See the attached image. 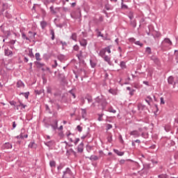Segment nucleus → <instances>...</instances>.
I'll list each match as a JSON object with an SVG mask.
<instances>
[{
  "instance_id": "nucleus-1",
  "label": "nucleus",
  "mask_w": 178,
  "mask_h": 178,
  "mask_svg": "<svg viewBox=\"0 0 178 178\" xmlns=\"http://www.w3.org/2000/svg\"><path fill=\"white\" fill-rule=\"evenodd\" d=\"M111 48H112V46H108L104 49H102L99 53V56L103 58L105 62H108V64L111 63V57H109V56H106L105 54H106V52H108V54H111Z\"/></svg>"
},
{
  "instance_id": "nucleus-30",
  "label": "nucleus",
  "mask_w": 178,
  "mask_h": 178,
  "mask_svg": "<svg viewBox=\"0 0 178 178\" xmlns=\"http://www.w3.org/2000/svg\"><path fill=\"white\" fill-rule=\"evenodd\" d=\"M40 26H41L42 29H45V21H42L40 22Z\"/></svg>"
},
{
  "instance_id": "nucleus-42",
  "label": "nucleus",
  "mask_w": 178,
  "mask_h": 178,
  "mask_svg": "<svg viewBox=\"0 0 178 178\" xmlns=\"http://www.w3.org/2000/svg\"><path fill=\"white\" fill-rule=\"evenodd\" d=\"M160 101H161V105H165V100H164L163 97H161Z\"/></svg>"
},
{
  "instance_id": "nucleus-26",
  "label": "nucleus",
  "mask_w": 178,
  "mask_h": 178,
  "mask_svg": "<svg viewBox=\"0 0 178 178\" xmlns=\"http://www.w3.org/2000/svg\"><path fill=\"white\" fill-rule=\"evenodd\" d=\"M130 24L131 26H132V27H136V26H137V22H136V19L131 21Z\"/></svg>"
},
{
  "instance_id": "nucleus-14",
  "label": "nucleus",
  "mask_w": 178,
  "mask_h": 178,
  "mask_svg": "<svg viewBox=\"0 0 178 178\" xmlns=\"http://www.w3.org/2000/svg\"><path fill=\"white\" fill-rule=\"evenodd\" d=\"M3 148H5L6 149H11L12 148V145L9 143H6L3 145Z\"/></svg>"
},
{
  "instance_id": "nucleus-40",
  "label": "nucleus",
  "mask_w": 178,
  "mask_h": 178,
  "mask_svg": "<svg viewBox=\"0 0 178 178\" xmlns=\"http://www.w3.org/2000/svg\"><path fill=\"white\" fill-rule=\"evenodd\" d=\"M15 138H17V139L21 138L22 140H23L24 139L23 134H20L19 136H16Z\"/></svg>"
},
{
  "instance_id": "nucleus-27",
  "label": "nucleus",
  "mask_w": 178,
  "mask_h": 178,
  "mask_svg": "<svg viewBox=\"0 0 178 178\" xmlns=\"http://www.w3.org/2000/svg\"><path fill=\"white\" fill-rule=\"evenodd\" d=\"M49 165L51 168H55L56 166V163L54 161H50Z\"/></svg>"
},
{
  "instance_id": "nucleus-33",
  "label": "nucleus",
  "mask_w": 178,
  "mask_h": 178,
  "mask_svg": "<svg viewBox=\"0 0 178 178\" xmlns=\"http://www.w3.org/2000/svg\"><path fill=\"white\" fill-rule=\"evenodd\" d=\"M146 52L148 55H151V48L150 47H147L146 48Z\"/></svg>"
},
{
  "instance_id": "nucleus-61",
  "label": "nucleus",
  "mask_w": 178,
  "mask_h": 178,
  "mask_svg": "<svg viewBox=\"0 0 178 178\" xmlns=\"http://www.w3.org/2000/svg\"><path fill=\"white\" fill-rule=\"evenodd\" d=\"M17 144H19V145L22 144V141L21 140H17Z\"/></svg>"
},
{
  "instance_id": "nucleus-24",
  "label": "nucleus",
  "mask_w": 178,
  "mask_h": 178,
  "mask_svg": "<svg viewBox=\"0 0 178 178\" xmlns=\"http://www.w3.org/2000/svg\"><path fill=\"white\" fill-rule=\"evenodd\" d=\"M72 40H73L74 41H77V34L76 33H72V36H71Z\"/></svg>"
},
{
  "instance_id": "nucleus-41",
  "label": "nucleus",
  "mask_w": 178,
  "mask_h": 178,
  "mask_svg": "<svg viewBox=\"0 0 178 178\" xmlns=\"http://www.w3.org/2000/svg\"><path fill=\"white\" fill-rule=\"evenodd\" d=\"M120 66H121V67H126V63H124V61H122L121 63H120Z\"/></svg>"
},
{
  "instance_id": "nucleus-18",
  "label": "nucleus",
  "mask_w": 178,
  "mask_h": 178,
  "mask_svg": "<svg viewBox=\"0 0 178 178\" xmlns=\"http://www.w3.org/2000/svg\"><path fill=\"white\" fill-rule=\"evenodd\" d=\"M114 152H115V154H117V155H119V156H123V155H124V152H120L118 149H114Z\"/></svg>"
},
{
  "instance_id": "nucleus-29",
  "label": "nucleus",
  "mask_w": 178,
  "mask_h": 178,
  "mask_svg": "<svg viewBox=\"0 0 178 178\" xmlns=\"http://www.w3.org/2000/svg\"><path fill=\"white\" fill-rule=\"evenodd\" d=\"M35 56L36 60H41V58H40V53H36L35 54Z\"/></svg>"
},
{
  "instance_id": "nucleus-52",
  "label": "nucleus",
  "mask_w": 178,
  "mask_h": 178,
  "mask_svg": "<svg viewBox=\"0 0 178 178\" xmlns=\"http://www.w3.org/2000/svg\"><path fill=\"white\" fill-rule=\"evenodd\" d=\"M92 158V159H94V161H97V159H98V156H93Z\"/></svg>"
},
{
  "instance_id": "nucleus-49",
  "label": "nucleus",
  "mask_w": 178,
  "mask_h": 178,
  "mask_svg": "<svg viewBox=\"0 0 178 178\" xmlns=\"http://www.w3.org/2000/svg\"><path fill=\"white\" fill-rule=\"evenodd\" d=\"M88 104H91L92 102V98H88Z\"/></svg>"
},
{
  "instance_id": "nucleus-12",
  "label": "nucleus",
  "mask_w": 178,
  "mask_h": 178,
  "mask_svg": "<svg viewBox=\"0 0 178 178\" xmlns=\"http://www.w3.org/2000/svg\"><path fill=\"white\" fill-rule=\"evenodd\" d=\"M17 87L18 88H24V83H23V81H18L17 82Z\"/></svg>"
},
{
  "instance_id": "nucleus-28",
  "label": "nucleus",
  "mask_w": 178,
  "mask_h": 178,
  "mask_svg": "<svg viewBox=\"0 0 178 178\" xmlns=\"http://www.w3.org/2000/svg\"><path fill=\"white\" fill-rule=\"evenodd\" d=\"M3 34H6V37L8 38V37H9L10 35V31H5L3 30H2Z\"/></svg>"
},
{
  "instance_id": "nucleus-50",
  "label": "nucleus",
  "mask_w": 178,
  "mask_h": 178,
  "mask_svg": "<svg viewBox=\"0 0 178 178\" xmlns=\"http://www.w3.org/2000/svg\"><path fill=\"white\" fill-rule=\"evenodd\" d=\"M97 37H104V35L101 32H98Z\"/></svg>"
},
{
  "instance_id": "nucleus-17",
  "label": "nucleus",
  "mask_w": 178,
  "mask_h": 178,
  "mask_svg": "<svg viewBox=\"0 0 178 178\" xmlns=\"http://www.w3.org/2000/svg\"><path fill=\"white\" fill-rule=\"evenodd\" d=\"M22 38H23V40H26V41H30V38H29V36L27 37V35H26V33H24V32H22Z\"/></svg>"
},
{
  "instance_id": "nucleus-53",
  "label": "nucleus",
  "mask_w": 178,
  "mask_h": 178,
  "mask_svg": "<svg viewBox=\"0 0 178 178\" xmlns=\"http://www.w3.org/2000/svg\"><path fill=\"white\" fill-rule=\"evenodd\" d=\"M107 129H108V130L112 129V125L108 124L107 125Z\"/></svg>"
},
{
  "instance_id": "nucleus-47",
  "label": "nucleus",
  "mask_w": 178,
  "mask_h": 178,
  "mask_svg": "<svg viewBox=\"0 0 178 178\" xmlns=\"http://www.w3.org/2000/svg\"><path fill=\"white\" fill-rule=\"evenodd\" d=\"M109 112H111L112 113H116V110H113V108H109Z\"/></svg>"
},
{
  "instance_id": "nucleus-36",
  "label": "nucleus",
  "mask_w": 178,
  "mask_h": 178,
  "mask_svg": "<svg viewBox=\"0 0 178 178\" xmlns=\"http://www.w3.org/2000/svg\"><path fill=\"white\" fill-rule=\"evenodd\" d=\"M122 9H127V6H126L124 3H123V0H122Z\"/></svg>"
},
{
  "instance_id": "nucleus-62",
  "label": "nucleus",
  "mask_w": 178,
  "mask_h": 178,
  "mask_svg": "<svg viewBox=\"0 0 178 178\" xmlns=\"http://www.w3.org/2000/svg\"><path fill=\"white\" fill-rule=\"evenodd\" d=\"M130 95H134V91H131L130 92Z\"/></svg>"
},
{
  "instance_id": "nucleus-64",
  "label": "nucleus",
  "mask_w": 178,
  "mask_h": 178,
  "mask_svg": "<svg viewBox=\"0 0 178 178\" xmlns=\"http://www.w3.org/2000/svg\"><path fill=\"white\" fill-rule=\"evenodd\" d=\"M72 6H73V7L76 6V3H72Z\"/></svg>"
},
{
  "instance_id": "nucleus-31",
  "label": "nucleus",
  "mask_w": 178,
  "mask_h": 178,
  "mask_svg": "<svg viewBox=\"0 0 178 178\" xmlns=\"http://www.w3.org/2000/svg\"><path fill=\"white\" fill-rule=\"evenodd\" d=\"M52 127H54V129H58V120H55L54 121V124L52 125Z\"/></svg>"
},
{
  "instance_id": "nucleus-6",
  "label": "nucleus",
  "mask_w": 178,
  "mask_h": 178,
  "mask_svg": "<svg viewBox=\"0 0 178 178\" xmlns=\"http://www.w3.org/2000/svg\"><path fill=\"white\" fill-rule=\"evenodd\" d=\"M95 101H96V102H97L100 105H104L106 104V102L105 99H103L102 97H97L96 98Z\"/></svg>"
},
{
  "instance_id": "nucleus-13",
  "label": "nucleus",
  "mask_w": 178,
  "mask_h": 178,
  "mask_svg": "<svg viewBox=\"0 0 178 178\" xmlns=\"http://www.w3.org/2000/svg\"><path fill=\"white\" fill-rule=\"evenodd\" d=\"M19 102V104L17 105V111H19V108H20V106H22L21 109H24L26 106H27V105L23 104V103H22L21 102Z\"/></svg>"
},
{
  "instance_id": "nucleus-58",
  "label": "nucleus",
  "mask_w": 178,
  "mask_h": 178,
  "mask_svg": "<svg viewBox=\"0 0 178 178\" xmlns=\"http://www.w3.org/2000/svg\"><path fill=\"white\" fill-rule=\"evenodd\" d=\"M135 143H137V144H140V143H141V141L138 139H137L136 140H135Z\"/></svg>"
},
{
  "instance_id": "nucleus-8",
  "label": "nucleus",
  "mask_w": 178,
  "mask_h": 178,
  "mask_svg": "<svg viewBox=\"0 0 178 178\" xmlns=\"http://www.w3.org/2000/svg\"><path fill=\"white\" fill-rule=\"evenodd\" d=\"M28 147L29 148H31L32 149H37V147H38V145L35 142H31L29 144Z\"/></svg>"
},
{
  "instance_id": "nucleus-46",
  "label": "nucleus",
  "mask_w": 178,
  "mask_h": 178,
  "mask_svg": "<svg viewBox=\"0 0 178 178\" xmlns=\"http://www.w3.org/2000/svg\"><path fill=\"white\" fill-rule=\"evenodd\" d=\"M79 141H80V138H76L75 139V140L74 142L75 145H76L79 143Z\"/></svg>"
},
{
  "instance_id": "nucleus-39",
  "label": "nucleus",
  "mask_w": 178,
  "mask_h": 178,
  "mask_svg": "<svg viewBox=\"0 0 178 178\" xmlns=\"http://www.w3.org/2000/svg\"><path fill=\"white\" fill-rule=\"evenodd\" d=\"M79 49H80L79 45L76 44L74 46V51H79Z\"/></svg>"
},
{
  "instance_id": "nucleus-44",
  "label": "nucleus",
  "mask_w": 178,
  "mask_h": 178,
  "mask_svg": "<svg viewBox=\"0 0 178 178\" xmlns=\"http://www.w3.org/2000/svg\"><path fill=\"white\" fill-rule=\"evenodd\" d=\"M16 126H17V124H16V122H13V129H12V130L16 129Z\"/></svg>"
},
{
  "instance_id": "nucleus-23",
  "label": "nucleus",
  "mask_w": 178,
  "mask_h": 178,
  "mask_svg": "<svg viewBox=\"0 0 178 178\" xmlns=\"http://www.w3.org/2000/svg\"><path fill=\"white\" fill-rule=\"evenodd\" d=\"M174 81H175V78H173V76H170L168 78L169 84H173Z\"/></svg>"
},
{
  "instance_id": "nucleus-60",
  "label": "nucleus",
  "mask_w": 178,
  "mask_h": 178,
  "mask_svg": "<svg viewBox=\"0 0 178 178\" xmlns=\"http://www.w3.org/2000/svg\"><path fill=\"white\" fill-rule=\"evenodd\" d=\"M143 83L146 84V86H148V84H149L148 81H143Z\"/></svg>"
},
{
  "instance_id": "nucleus-16",
  "label": "nucleus",
  "mask_w": 178,
  "mask_h": 178,
  "mask_svg": "<svg viewBox=\"0 0 178 178\" xmlns=\"http://www.w3.org/2000/svg\"><path fill=\"white\" fill-rule=\"evenodd\" d=\"M80 44L81 45V47H86L87 46V40L85 39H82L81 40H80Z\"/></svg>"
},
{
  "instance_id": "nucleus-59",
  "label": "nucleus",
  "mask_w": 178,
  "mask_h": 178,
  "mask_svg": "<svg viewBox=\"0 0 178 178\" xmlns=\"http://www.w3.org/2000/svg\"><path fill=\"white\" fill-rule=\"evenodd\" d=\"M24 138H27V137H29V135L25 134L24 136H23Z\"/></svg>"
},
{
  "instance_id": "nucleus-5",
  "label": "nucleus",
  "mask_w": 178,
  "mask_h": 178,
  "mask_svg": "<svg viewBox=\"0 0 178 178\" xmlns=\"http://www.w3.org/2000/svg\"><path fill=\"white\" fill-rule=\"evenodd\" d=\"M63 177V178H70V177H72V171L70 170V169H69V168L66 169V171L64 172Z\"/></svg>"
},
{
  "instance_id": "nucleus-57",
  "label": "nucleus",
  "mask_w": 178,
  "mask_h": 178,
  "mask_svg": "<svg viewBox=\"0 0 178 178\" xmlns=\"http://www.w3.org/2000/svg\"><path fill=\"white\" fill-rule=\"evenodd\" d=\"M51 88H47V92L51 93Z\"/></svg>"
},
{
  "instance_id": "nucleus-11",
  "label": "nucleus",
  "mask_w": 178,
  "mask_h": 178,
  "mask_svg": "<svg viewBox=\"0 0 178 178\" xmlns=\"http://www.w3.org/2000/svg\"><path fill=\"white\" fill-rule=\"evenodd\" d=\"M8 3H3L2 4V8H1V13H3V12L6 11V9H8Z\"/></svg>"
},
{
  "instance_id": "nucleus-37",
  "label": "nucleus",
  "mask_w": 178,
  "mask_h": 178,
  "mask_svg": "<svg viewBox=\"0 0 178 178\" xmlns=\"http://www.w3.org/2000/svg\"><path fill=\"white\" fill-rule=\"evenodd\" d=\"M76 129H77L78 131H79V132L83 131V127H81L80 125H78L76 127Z\"/></svg>"
},
{
  "instance_id": "nucleus-38",
  "label": "nucleus",
  "mask_w": 178,
  "mask_h": 178,
  "mask_svg": "<svg viewBox=\"0 0 178 178\" xmlns=\"http://www.w3.org/2000/svg\"><path fill=\"white\" fill-rule=\"evenodd\" d=\"M9 104L13 106H16V102L15 101H10Z\"/></svg>"
},
{
  "instance_id": "nucleus-3",
  "label": "nucleus",
  "mask_w": 178,
  "mask_h": 178,
  "mask_svg": "<svg viewBox=\"0 0 178 178\" xmlns=\"http://www.w3.org/2000/svg\"><path fill=\"white\" fill-rule=\"evenodd\" d=\"M172 44V40L169 38H165L161 42L162 47H170Z\"/></svg>"
},
{
  "instance_id": "nucleus-25",
  "label": "nucleus",
  "mask_w": 178,
  "mask_h": 178,
  "mask_svg": "<svg viewBox=\"0 0 178 178\" xmlns=\"http://www.w3.org/2000/svg\"><path fill=\"white\" fill-rule=\"evenodd\" d=\"M129 18L130 19V20H133V19H134V15L133 13V12H129Z\"/></svg>"
},
{
  "instance_id": "nucleus-45",
  "label": "nucleus",
  "mask_w": 178,
  "mask_h": 178,
  "mask_svg": "<svg viewBox=\"0 0 178 178\" xmlns=\"http://www.w3.org/2000/svg\"><path fill=\"white\" fill-rule=\"evenodd\" d=\"M9 44H11V45H15V44H16V40H10L9 42Z\"/></svg>"
},
{
  "instance_id": "nucleus-9",
  "label": "nucleus",
  "mask_w": 178,
  "mask_h": 178,
  "mask_svg": "<svg viewBox=\"0 0 178 178\" xmlns=\"http://www.w3.org/2000/svg\"><path fill=\"white\" fill-rule=\"evenodd\" d=\"M84 149V145L82 143L79 144L78 147H77V151L78 152H83Z\"/></svg>"
},
{
  "instance_id": "nucleus-4",
  "label": "nucleus",
  "mask_w": 178,
  "mask_h": 178,
  "mask_svg": "<svg viewBox=\"0 0 178 178\" xmlns=\"http://www.w3.org/2000/svg\"><path fill=\"white\" fill-rule=\"evenodd\" d=\"M44 89L35 90V95L40 97V98H42V97L45 95V93L44 92Z\"/></svg>"
},
{
  "instance_id": "nucleus-19",
  "label": "nucleus",
  "mask_w": 178,
  "mask_h": 178,
  "mask_svg": "<svg viewBox=\"0 0 178 178\" xmlns=\"http://www.w3.org/2000/svg\"><path fill=\"white\" fill-rule=\"evenodd\" d=\"M55 144V142L54 140H50L46 143V145L47 147H52V145H54Z\"/></svg>"
},
{
  "instance_id": "nucleus-54",
  "label": "nucleus",
  "mask_w": 178,
  "mask_h": 178,
  "mask_svg": "<svg viewBox=\"0 0 178 178\" xmlns=\"http://www.w3.org/2000/svg\"><path fill=\"white\" fill-rule=\"evenodd\" d=\"M42 79L43 80V83H45V75H42Z\"/></svg>"
},
{
  "instance_id": "nucleus-32",
  "label": "nucleus",
  "mask_w": 178,
  "mask_h": 178,
  "mask_svg": "<svg viewBox=\"0 0 178 178\" xmlns=\"http://www.w3.org/2000/svg\"><path fill=\"white\" fill-rule=\"evenodd\" d=\"M90 65L92 67H95V66H97V63L92 61V60H90Z\"/></svg>"
},
{
  "instance_id": "nucleus-21",
  "label": "nucleus",
  "mask_w": 178,
  "mask_h": 178,
  "mask_svg": "<svg viewBox=\"0 0 178 178\" xmlns=\"http://www.w3.org/2000/svg\"><path fill=\"white\" fill-rule=\"evenodd\" d=\"M5 17L7 19H12V14H10L8 11L5 13Z\"/></svg>"
},
{
  "instance_id": "nucleus-55",
  "label": "nucleus",
  "mask_w": 178,
  "mask_h": 178,
  "mask_svg": "<svg viewBox=\"0 0 178 178\" xmlns=\"http://www.w3.org/2000/svg\"><path fill=\"white\" fill-rule=\"evenodd\" d=\"M161 33H156V37H157V38H159V37H161Z\"/></svg>"
},
{
  "instance_id": "nucleus-2",
  "label": "nucleus",
  "mask_w": 178,
  "mask_h": 178,
  "mask_svg": "<svg viewBox=\"0 0 178 178\" xmlns=\"http://www.w3.org/2000/svg\"><path fill=\"white\" fill-rule=\"evenodd\" d=\"M37 69H38L39 72H42V73H44L45 72V64L41 63L40 61H36L35 63Z\"/></svg>"
},
{
  "instance_id": "nucleus-51",
  "label": "nucleus",
  "mask_w": 178,
  "mask_h": 178,
  "mask_svg": "<svg viewBox=\"0 0 178 178\" xmlns=\"http://www.w3.org/2000/svg\"><path fill=\"white\" fill-rule=\"evenodd\" d=\"M54 65H53V67H57L58 66V63L56 62V60H55L54 61Z\"/></svg>"
},
{
  "instance_id": "nucleus-35",
  "label": "nucleus",
  "mask_w": 178,
  "mask_h": 178,
  "mask_svg": "<svg viewBox=\"0 0 178 178\" xmlns=\"http://www.w3.org/2000/svg\"><path fill=\"white\" fill-rule=\"evenodd\" d=\"M30 58H34V54H33V49L29 50Z\"/></svg>"
},
{
  "instance_id": "nucleus-34",
  "label": "nucleus",
  "mask_w": 178,
  "mask_h": 178,
  "mask_svg": "<svg viewBox=\"0 0 178 178\" xmlns=\"http://www.w3.org/2000/svg\"><path fill=\"white\" fill-rule=\"evenodd\" d=\"M159 178H168V175L162 174L158 176Z\"/></svg>"
},
{
  "instance_id": "nucleus-22",
  "label": "nucleus",
  "mask_w": 178,
  "mask_h": 178,
  "mask_svg": "<svg viewBox=\"0 0 178 178\" xmlns=\"http://www.w3.org/2000/svg\"><path fill=\"white\" fill-rule=\"evenodd\" d=\"M21 94L24 95L26 99H29V95H30V92H22Z\"/></svg>"
},
{
  "instance_id": "nucleus-10",
  "label": "nucleus",
  "mask_w": 178,
  "mask_h": 178,
  "mask_svg": "<svg viewBox=\"0 0 178 178\" xmlns=\"http://www.w3.org/2000/svg\"><path fill=\"white\" fill-rule=\"evenodd\" d=\"M129 134L130 136H134L135 137H140V133L138 131H132Z\"/></svg>"
},
{
  "instance_id": "nucleus-20",
  "label": "nucleus",
  "mask_w": 178,
  "mask_h": 178,
  "mask_svg": "<svg viewBox=\"0 0 178 178\" xmlns=\"http://www.w3.org/2000/svg\"><path fill=\"white\" fill-rule=\"evenodd\" d=\"M50 35H51V40H55V32L54 31V29H50Z\"/></svg>"
},
{
  "instance_id": "nucleus-48",
  "label": "nucleus",
  "mask_w": 178,
  "mask_h": 178,
  "mask_svg": "<svg viewBox=\"0 0 178 178\" xmlns=\"http://www.w3.org/2000/svg\"><path fill=\"white\" fill-rule=\"evenodd\" d=\"M108 143H111L112 142V136H108Z\"/></svg>"
},
{
  "instance_id": "nucleus-43",
  "label": "nucleus",
  "mask_w": 178,
  "mask_h": 178,
  "mask_svg": "<svg viewBox=\"0 0 178 178\" xmlns=\"http://www.w3.org/2000/svg\"><path fill=\"white\" fill-rule=\"evenodd\" d=\"M136 45H139L140 47H143V43L140 42V41L135 42Z\"/></svg>"
},
{
  "instance_id": "nucleus-63",
  "label": "nucleus",
  "mask_w": 178,
  "mask_h": 178,
  "mask_svg": "<svg viewBox=\"0 0 178 178\" xmlns=\"http://www.w3.org/2000/svg\"><path fill=\"white\" fill-rule=\"evenodd\" d=\"M91 106H92V108H95V103L92 104Z\"/></svg>"
},
{
  "instance_id": "nucleus-7",
  "label": "nucleus",
  "mask_w": 178,
  "mask_h": 178,
  "mask_svg": "<svg viewBox=\"0 0 178 178\" xmlns=\"http://www.w3.org/2000/svg\"><path fill=\"white\" fill-rule=\"evenodd\" d=\"M4 55L5 56H12V55H13V51L7 47L4 49Z\"/></svg>"
},
{
  "instance_id": "nucleus-15",
  "label": "nucleus",
  "mask_w": 178,
  "mask_h": 178,
  "mask_svg": "<svg viewBox=\"0 0 178 178\" xmlns=\"http://www.w3.org/2000/svg\"><path fill=\"white\" fill-rule=\"evenodd\" d=\"M35 36V33L33 31H29V35H28L29 38H31V40H33V38H34Z\"/></svg>"
},
{
  "instance_id": "nucleus-56",
  "label": "nucleus",
  "mask_w": 178,
  "mask_h": 178,
  "mask_svg": "<svg viewBox=\"0 0 178 178\" xmlns=\"http://www.w3.org/2000/svg\"><path fill=\"white\" fill-rule=\"evenodd\" d=\"M24 61L26 63L29 62V58H27V57H24Z\"/></svg>"
}]
</instances>
